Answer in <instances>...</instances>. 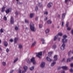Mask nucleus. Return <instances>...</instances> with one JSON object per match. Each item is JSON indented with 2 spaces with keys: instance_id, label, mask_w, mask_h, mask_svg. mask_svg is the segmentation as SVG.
Segmentation results:
<instances>
[{
  "instance_id": "nucleus-8",
  "label": "nucleus",
  "mask_w": 73,
  "mask_h": 73,
  "mask_svg": "<svg viewBox=\"0 0 73 73\" xmlns=\"http://www.w3.org/2000/svg\"><path fill=\"white\" fill-rule=\"evenodd\" d=\"M57 60V55H55L54 57V60H53V62H54Z\"/></svg>"
},
{
  "instance_id": "nucleus-21",
  "label": "nucleus",
  "mask_w": 73,
  "mask_h": 73,
  "mask_svg": "<svg viewBox=\"0 0 73 73\" xmlns=\"http://www.w3.org/2000/svg\"><path fill=\"white\" fill-rule=\"evenodd\" d=\"M4 44L5 46H7V45H8V43L6 41H4Z\"/></svg>"
},
{
  "instance_id": "nucleus-7",
  "label": "nucleus",
  "mask_w": 73,
  "mask_h": 73,
  "mask_svg": "<svg viewBox=\"0 0 73 73\" xmlns=\"http://www.w3.org/2000/svg\"><path fill=\"white\" fill-rule=\"evenodd\" d=\"M68 41V40L66 38L63 39L62 40V42H63V44H65V43H66Z\"/></svg>"
},
{
  "instance_id": "nucleus-48",
  "label": "nucleus",
  "mask_w": 73,
  "mask_h": 73,
  "mask_svg": "<svg viewBox=\"0 0 73 73\" xmlns=\"http://www.w3.org/2000/svg\"><path fill=\"white\" fill-rule=\"evenodd\" d=\"M70 66L71 68L73 67V63H71L70 64Z\"/></svg>"
},
{
  "instance_id": "nucleus-20",
  "label": "nucleus",
  "mask_w": 73,
  "mask_h": 73,
  "mask_svg": "<svg viewBox=\"0 0 73 73\" xmlns=\"http://www.w3.org/2000/svg\"><path fill=\"white\" fill-rule=\"evenodd\" d=\"M5 12L7 14H8V13L9 12V9H8L5 11Z\"/></svg>"
},
{
  "instance_id": "nucleus-15",
  "label": "nucleus",
  "mask_w": 73,
  "mask_h": 73,
  "mask_svg": "<svg viewBox=\"0 0 73 73\" xmlns=\"http://www.w3.org/2000/svg\"><path fill=\"white\" fill-rule=\"evenodd\" d=\"M57 37H58V35H56L54 38V41H56Z\"/></svg>"
},
{
  "instance_id": "nucleus-50",
  "label": "nucleus",
  "mask_w": 73,
  "mask_h": 73,
  "mask_svg": "<svg viewBox=\"0 0 73 73\" xmlns=\"http://www.w3.org/2000/svg\"><path fill=\"white\" fill-rule=\"evenodd\" d=\"M44 15H48V12H47V11H46L44 12Z\"/></svg>"
},
{
  "instance_id": "nucleus-51",
  "label": "nucleus",
  "mask_w": 73,
  "mask_h": 73,
  "mask_svg": "<svg viewBox=\"0 0 73 73\" xmlns=\"http://www.w3.org/2000/svg\"><path fill=\"white\" fill-rule=\"evenodd\" d=\"M28 63H29V64H30V62H31V61H30V60H28L27 61Z\"/></svg>"
},
{
  "instance_id": "nucleus-24",
  "label": "nucleus",
  "mask_w": 73,
  "mask_h": 73,
  "mask_svg": "<svg viewBox=\"0 0 73 73\" xmlns=\"http://www.w3.org/2000/svg\"><path fill=\"white\" fill-rule=\"evenodd\" d=\"M24 69L26 71L27 70V69H28V67L27 66H25L24 67Z\"/></svg>"
},
{
  "instance_id": "nucleus-14",
  "label": "nucleus",
  "mask_w": 73,
  "mask_h": 73,
  "mask_svg": "<svg viewBox=\"0 0 73 73\" xmlns=\"http://www.w3.org/2000/svg\"><path fill=\"white\" fill-rule=\"evenodd\" d=\"M46 60L48 61H52V60L50 58H49L48 57H47L46 58Z\"/></svg>"
},
{
  "instance_id": "nucleus-63",
  "label": "nucleus",
  "mask_w": 73,
  "mask_h": 73,
  "mask_svg": "<svg viewBox=\"0 0 73 73\" xmlns=\"http://www.w3.org/2000/svg\"><path fill=\"white\" fill-rule=\"evenodd\" d=\"M25 29H26V30H28V28L26 27Z\"/></svg>"
},
{
  "instance_id": "nucleus-1",
  "label": "nucleus",
  "mask_w": 73,
  "mask_h": 73,
  "mask_svg": "<svg viewBox=\"0 0 73 73\" xmlns=\"http://www.w3.org/2000/svg\"><path fill=\"white\" fill-rule=\"evenodd\" d=\"M30 28L31 31L32 32H35L36 31L35 28V27L34 26V24L33 23H31L30 24Z\"/></svg>"
},
{
  "instance_id": "nucleus-38",
  "label": "nucleus",
  "mask_w": 73,
  "mask_h": 73,
  "mask_svg": "<svg viewBox=\"0 0 73 73\" xmlns=\"http://www.w3.org/2000/svg\"><path fill=\"white\" fill-rule=\"evenodd\" d=\"M3 29H1L0 30V32L1 33H3L4 32V31H3Z\"/></svg>"
},
{
  "instance_id": "nucleus-45",
  "label": "nucleus",
  "mask_w": 73,
  "mask_h": 73,
  "mask_svg": "<svg viewBox=\"0 0 73 73\" xmlns=\"http://www.w3.org/2000/svg\"><path fill=\"white\" fill-rule=\"evenodd\" d=\"M3 19L4 20L6 21L7 20V17H5V16H4V17H3Z\"/></svg>"
},
{
  "instance_id": "nucleus-37",
  "label": "nucleus",
  "mask_w": 73,
  "mask_h": 73,
  "mask_svg": "<svg viewBox=\"0 0 73 73\" xmlns=\"http://www.w3.org/2000/svg\"><path fill=\"white\" fill-rule=\"evenodd\" d=\"M38 5L40 7H41V6L42 5V4L41 3H38Z\"/></svg>"
},
{
  "instance_id": "nucleus-43",
  "label": "nucleus",
  "mask_w": 73,
  "mask_h": 73,
  "mask_svg": "<svg viewBox=\"0 0 73 73\" xmlns=\"http://www.w3.org/2000/svg\"><path fill=\"white\" fill-rule=\"evenodd\" d=\"M61 73H65V71L64 70H63L61 71Z\"/></svg>"
},
{
  "instance_id": "nucleus-27",
  "label": "nucleus",
  "mask_w": 73,
  "mask_h": 73,
  "mask_svg": "<svg viewBox=\"0 0 73 73\" xmlns=\"http://www.w3.org/2000/svg\"><path fill=\"white\" fill-rule=\"evenodd\" d=\"M52 56V52H49L48 53V56L50 57Z\"/></svg>"
},
{
  "instance_id": "nucleus-12",
  "label": "nucleus",
  "mask_w": 73,
  "mask_h": 73,
  "mask_svg": "<svg viewBox=\"0 0 73 73\" xmlns=\"http://www.w3.org/2000/svg\"><path fill=\"white\" fill-rule=\"evenodd\" d=\"M62 68L63 70H67V69H68V67L66 66H63L62 67Z\"/></svg>"
},
{
  "instance_id": "nucleus-53",
  "label": "nucleus",
  "mask_w": 73,
  "mask_h": 73,
  "mask_svg": "<svg viewBox=\"0 0 73 73\" xmlns=\"http://www.w3.org/2000/svg\"><path fill=\"white\" fill-rule=\"evenodd\" d=\"M68 0H65V3H66H66H68Z\"/></svg>"
},
{
  "instance_id": "nucleus-42",
  "label": "nucleus",
  "mask_w": 73,
  "mask_h": 73,
  "mask_svg": "<svg viewBox=\"0 0 73 73\" xmlns=\"http://www.w3.org/2000/svg\"><path fill=\"white\" fill-rule=\"evenodd\" d=\"M3 66H5V65H6V63L5 62H3Z\"/></svg>"
},
{
  "instance_id": "nucleus-2",
  "label": "nucleus",
  "mask_w": 73,
  "mask_h": 73,
  "mask_svg": "<svg viewBox=\"0 0 73 73\" xmlns=\"http://www.w3.org/2000/svg\"><path fill=\"white\" fill-rule=\"evenodd\" d=\"M36 56L38 57H39V58H40L41 56H42V52H39L38 53H36Z\"/></svg>"
},
{
  "instance_id": "nucleus-4",
  "label": "nucleus",
  "mask_w": 73,
  "mask_h": 73,
  "mask_svg": "<svg viewBox=\"0 0 73 73\" xmlns=\"http://www.w3.org/2000/svg\"><path fill=\"white\" fill-rule=\"evenodd\" d=\"M69 22H67V23L66 24V27L67 28H68L67 29V30H68V31H70V29H71V28L70 27H69Z\"/></svg>"
},
{
  "instance_id": "nucleus-10",
  "label": "nucleus",
  "mask_w": 73,
  "mask_h": 73,
  "mask_svg": "<svg viewBox=\"0 0 73 73\" xmlns=\"http://www.w3.org/2000/svg\"><path fill=\"white\" fill-rule=\"evenodd\" d=\"M65 14H66V13H63L62 14V19H63H63H65Z\"/></svg>"
},
{
  "instance_id": "nucleus-33",
  "label": "nucleus",
  "mask_w": 73,
  "mask_h": 73,
  "mask_svg": "<svg viewBox=\"0 0 73 73\" xmlns=\"http://www.w3.org/2000/svg\"><path fill=\"white\" fill-rule=\"evenodd\" d=\"M22 47H23V46L22 45H21V44L19 45V48L20 49H21V48H22Z\"/></svg>"
},
{
  "instance_id": "nucleus-22",
  "label": "nucleus",
  "mask_w": 73,
  "mask_h": 73,
  "mask_svg": "<svg viewBox=\"0 0 73 73\" xmlns=\"http://www.w3.org/2000/svg\"><path fill=\"white\" fill-rule=\"evenodd\" d=\"M49 32V29H47L45 31L46 33H48Z\"/></svg>"
},
{
  "instance_id": "nucleus-31",
  "label": "nucleus",
  "mask_w": 73,
  "mask_h": 73,
  "mask_svg": "<svg viewBox=\"0 0 73 73\" xmlns=\"http://www.w3.org/2000/svg\"><path fill=\"white\" fill-rule=\"evenodd\" d=\"M30 16L31 18H33V14L31 13L30 15Z\"/></svg>"
},
{
  "instance_id": "nucleus-9",
  "label": "nucleus",
  "mask_w": 73,
  "mask_h": 73,
  "mask_svg": "<svg viewBox=\"0 0 73 73\" xmlns=\"http://www.w3.org/2000/svg\"><path fill=\"white\" fill-rule=\"evenodd\" d=\"M40 67L41 68H44L45 67V62H42L41 64H40Z\"/></svg>"
},
{
  "instance_id": "nucleus-19",
  "label": "nucleus",
  "mask_w": 73,
  "mask_h": 73,
  "mask_svg": "<svg viewBox=\"0 0 73 73\" xmlns=\"http://www.w3.org/2000/svg\"><path fill=\"white\" fill-rule=\"evenodd\" d=\"M25 72V71H23L22 73H21V70H19L18 72L19 73H24Z\"/></svg>"
},
{
  "instance_id": "nucleus-36",
  "label": "nucleus",
  "mask_w": 73,
  "mask_h": 73,
  "mask_svg": "<svg viewBox=\"0 0 73 73\" xmlns=\"http://www.w3.org/2000/svg\"><path fill=\"white\" fill-rule=\"evenodd\" d=\"M38 7H37V6H36V7H35V10L36 11V12H37V11H38Z\"/></svg>"
},
{
  "instance_id": "nucleus-58",
  "label": "nucleus",
  "mask_w": 73,
  "mask_h": 73,
  "mask_svg": "<svg viewBox=\"0 0 73 73\" xmlns=\"http://www.w3.org/2000/svg\"><path fill=\"white\" fill-rule=\"evenodd\" d=\"M13 70H12L11 71H10V73H13Z\"/></svg>"
},
{
  "instance_id": "nucleus-62",
  "label": "nucleus",
  "mask_w": 73,
  "mask_h": 73,
  "mask_svg": "<svg viewBox=\"0 0 73 73\" xmlns=\"http://www.w3.org/2000/svg\"><path fill=\"white\" fill-rule=\"evenodd\" d=\"M58 41H60V38H58Z\"/></svg>"
},
{
  "instance_id": "nucleus-11",
  "label": "nucleus",
  "mask_w": 73,
  "mask_h": 73,
  "mask_svg": "<svg viewBox=\"0 0 73 73\" xmlns=\"http://www.w3.org/2000/svg\"><path fill=\"white\" fill-rule=\"evenodd\" d=\"M52 5H53V3H49L48 5V8H50V7H52Z\"/></svg>"
},
{
  "instance_id": "nucleus-41",
  "label": "nucleus",
  "mask_w": 73,
  "mask_h": 73,
  "mask_svg": "<svg viewBox=\"0 0 73 73\" xmlns=\"http://www.w3.org/2000/svg\"><path fill=\"white\" fill-rule=\"evenodd\" d=\"M63 39L66 38L67 37V36L66 35H64L63 37Z\"/></svg>"
},
{
  "instance_id": "nucleus-16",
  "label": "nucleus",
  "mask_w": 73,
  "mask_h": 73,
  "mask_svg": "<svg viewBox=\"0 0 73 73\" xmlns=\"http://www.w3.org/2000/svg\"><path fill=\"white\" fill-rule=\"evenodd\" d=\"M71 60H72V58H68L67 59V62H70V61H71Z\"/></svg>"
},
{
  "instance_id": "nucleus-55",
  "label": "nucleus",
  "mask_w": 73,
  "mask_h": 73,
  "mask_svg": "<svg viewBox=\"0 0 73 73\" xmlns=\"http://www.w3.org/2000/svg\"><path fill=\"white\" fill-rule=\"evenodd\" d=\"M48 20V17H46L44 18V20Z\"/></svg>"
},
{
  "instance_id": "nucleus-30",
  "label": "nucleus",
  "mask_w": 73,
  "mask_h": 73,
  "mask_svg": "<svg viewBox=\"0 0 73 73\" xmlns=\"http://www.w3.org/2000/svg\"><path fill=\"white\" fill-rule=\"evenodd\" d=\"M18 60V58H17L15 59V60L14 61V63L15 64V63L17 62V61Z\"/></svg>"
},
{
  "instance_id": "nucleus-64",
  "label": "nucleus",
  "mask_w": 73,
  "mask_h": 73,
  "mask_svg": "<svg viewBox=\"0 0 73 73\" xmlns=\"http://www.w3.org/2000/svg\"><path fill=\"white\" fill-rule=\"evenodd\" d=\"M71 53H72V54H73V50L72 51Z\"/></svg>"
},
{
  "instance_id": "nucleus-18",
  "label": "nucleus",
  "mask_w": 73,
  "mask_h": 73,
  "mask_svg": "<svg viewBox=\"0 0 73 73\" xmlns=\"http://www.w3.org/2000/svg\"><path fill=\"white\" fill-rule=\"evenodd\" d=\"M36 44V41H35L33 43L32 46H31V47H33V46H34L35 45V44Z\"/></svg>"
},
{
  "instance_id": "nucleus-3",
  "label": "nucleus",
  "mask_w": 73,
  "mask_h": 73,
  "mask_svg": "<svg viewBox=\"0 0 73 73\" xmlns=\"http://www.w3.org/2000/svg\"><path fill=\"white\" fill-rule=\"evenodd\" d=\"M31 62L33 63V64L34 65H35L36 63V61L35 60V58L33 57L31 60Z\"/></svg>"
},
{
  "instance_id": "nucleus-44",
  "label": "nucleus",
  "mask_w": 73,
  "mask_h": 73,
  "mask_svg": "<svg viewBox=\"0 0 73 73\" xmlns=\"http://www.w3.org/2000/svg\"><path fill=\"white\" fill-rule=\"evenodd\" d=\"M38 17H36L35 18V19L36 21H37L38 20Z\"/></svg>"
},
{
  "instance_id": "nucleus-34",
  "label": "nucleus",
  "mask_w": 73,
  "mask_h": 73,
  "mask_svg": "<svg viewBox=\"0 0 73 73\" xmlns=\"http://www.w3.org/2000/svg\"><path fill=\"white\" fill-rule=\"evenodd\" d=\"M25 22L26 23H29V21H28V20L27 19H25Z\"/></svg>"
},
{
  "instance_id": "nucleus-13",
  "label": "nucleus",
  "mask_w": 73,
  "mask_h": 73,
  "mask_svg": "<svg viewBox=\"0 0 73 73\" xmlns=\"http://www.w3.org/2000/svg\"><path fill=\"white\" fill-rule=\"evenodd\" d=\"M5 7H3L1 9V12H4V11H5Z\"/></svg>"
},
{
  "instance_id": "nucleus-61",
  "label": "nucleus",
  "mask_w": 73,
  "mask_h": 73,
  "mask_svg": "<svg viewBox=\"0 0 73 73\" xmlns=\"http://www.w3.org/2000/svg\"><path fill=\"white\" fill-rule=\"evenodd\" d=\"M62 61H65V58H64L62 60Z\"/></svg>"
},
{
  "instance_id": "nucleus-59",
  "label": "nucleus",
  "mask_w": 73,
  "mask_h": 73,
  "mask_svg": "<svg viewBox=\"0 0 73 73\" xmlns=\"http://www.w3.org/2000/svg\"><path fill=\"white\" fill-rule=\"evenodd\" d=\"M0 50H1V51H2V50H3V49L0 47Z\"/></svg>"
},
{
  "instance_id": "nucleus-6",
  "label": "nucleus",
  "mask_w": 73,
  "mask_h": 73,
  "mask_svg": "<svg viewBox=\"0 0 73 73\" xmlns=\"http://www.w3.org/2000/svg\"><path fill=\"white\" fill-rule=\"evenodd\" d=\"M65 44H62L61 47H60V49L61 50H64L65 49Z\"/></svg>"
},
{
  "instance_id": "nucleus-56",
  "label": "nucleus",
  "mask_w": 73,
  "mask_h": 73,
  "mask_svg": "<svg viewBox=\"0 0 73 73\" xmlns=\"http://www.w3.org/2000/svg\"><path fill=\"white\" fill-rule=\"evenodd\" d=\"M6 50L7 52H9V49H8V48H7Z\"/></svg>"
},
{
  "instance_id": "nucleus-35",
  "label": "nucleus",
  "mask_w": 73,
  "mask_h": 73,
  "mask_svg": "<svg viewBox=\"0 0 73 73\" xmlns=\"http://www.w3.org/2000/svg\"><path fill=\"white\" fill-rule=\"evenodd\" d=\"M53 48H54V49H56V44L52 46Z\"/></svg>"
},
{
  "instance_id": "nucleus-23",
  "label": "nucleus",
  "mask_w": 73,
  "mask_h": 73,
  "mask_svg": "<svg viewBox=\"0 0 73 73\" xmlns=\"http://www.w3.org/2000/svg\"><path fill=\"white\" fill-rule=\"evenodd\" d=\"M18 38H15L14 39L15 43H17V40Z\"/></svg>"
},
{
  "instance_id": "nucleus-54",
  "label": "nucleus",
  "mask_w": 73,
  "mask_h": 73,
  "mask_svg": "<svg viewBox=\"0 0 73 73\" xmlns=\"http://www.w3.org/2000/svg\"><path fill=\"white\" fill-rule=\"evenodd\" d=\"M18 13H19V12H18V11H16L15 13V14L16 15H18Z\"/></svg>"
},
{
  "instance_id": "nucleus-26",
  "label": "nucleus",
  "mask_w": 73,
  "mask_h": 73,
  "mask_svg": "<svg viewBox=\"0 0 73 73\" xmlns=\"http://www.w3.org/2000/svg\"><path fill=\"white\" fill-rule=\"evenodd\" d=\"M47 23L48 24H52V21L50 20H48L47 21Z\"/></svg>"
},
{
  "instance_id": "nucleus-29",
  "label": "nucleus",
  "mask_w": 73,
  "mask_h": 73,
  "mask_svg": "<svg viewBox=\"0 0 73 73\" xmlns=\"http://www.w3.org/2000/svg\"><path fill=\"white\" fill-rule=\"evenodd\" d=\"M34 66H32V67L30 68V70H33L34 69Z\"/></svg>"
},
{
  "instance_id": "nucleus-5",
  "label": "nucleus",
  "mask_w": 73,
  "mask_h": 73,
  "mask_svg": "<svg viewBox=\"0 0 73 73\" xmlns=\"http://www.w3.org/2000/svg\"><path fill=\"white\" fill-rule=\"evenodd\" d=\"M10 23L11 24H13L14 23V20L13 17H11L10 19Z\"/></svg>"
},
{
  "instance_id": "nucleus-17",
  "label": "nucleus",
  "mask_w": 73,
  "mask_h": 73,
  "mask_svg": "<svg viewBox=\"0 0 73 73\" xmlns=\"http://www.w3.org/2000/svg\"><path fill=\"white\" fill-rule=\"evenodd\" d=\"M56 62H53L51 64V66H53L54 65V64H56Z\"/></svg>"
},
{
  "instance_id": "nucleus-60",
  "label": "nucleus",
  "mask_w": 73,
  "mask_h": 73,
  "mask_svg": "<svg viewBox=\"0 0 73 73\" xmlns=\"http://www.w3.org/2000/svg\"><path fill=\"white\" fill-rule=\"evenodd\" d=\"M71 33L72 34V35H73V30H72L71 31Z\"/></svg>"
},
{
  "instance_id": "nucleus-49",
  "label": "nucleus",
  "mask_w": 73,
  "mask_h": 73,
  "mask_svg": "<svg viewBox=\"0 0 73 73\" xmlns=\"http://www.w3.org/2000/svg\"><path fill=\"white\" fill-rule=\"evenodd\" d=\"M41 41H42V42H44V41H45V40L44 39H43V38H42L41 39Z\"/></svg>"
},
{
  "instance_id": "nucleus-25",
  "label": "nucleus",
  "mask_w": 73,
  "mask_h": 73,
  "mask_svg": "<svg viewBox=\"0 0 73 73\" xmlns=\"http://www.w3.org/2000/svg\"><path fill=\"white\" fill-rule=\"evenodd\" d=\"M62 33H58V35H58V37L59 36H62Z\"/></svg>"
},
{
  "instance_id": "nucleus-28",
  "label": "nucleus",
  "mask_w": 73,
  "mask_h": 73,
  "mask_svg": "<svg viewBox=\"0 0 73 73\" xmlns=\"http://www.w3.org/2000/svg\"><path fill=\"white\" fill-rule=\"evenodd\" d=\"M70 72L71 73H73V69L72 68H71L70 69Z\"/></svg>"
},
{
  "instance_id": "nucleus-47",
  "label": "nucleus",
  "mask_w": 73,
  "mask_h": 73,
  "mask_svg": "<svg viewBox=\"0 0 73 73\" xmlns=\"http://www.w3.org/2000/svg\"><path fill=\"white\" fill-rule=\"evenodd\" d=\"M42 25H39V27L40 28H42Z\"/></svg>"
},
{
  "instance_id": "nucleus-39",
  "label": "nucleus",
  "mask_w": 73,
  "mask_h": 73,
  "mask_svg": "<svg viewBox=\"0 0 73 73\" xmlns=\"http://www.w3.org/2000/svg\"><path fill=\"white\" fill-rule=\"evenodd\" d=\"M64 23L62 21V25H61V26L62 27H64Z\"/></svg>"
},
{
  "instance_id": "nucleus-52",
  "label": "nucleus",
  "mask_w": 73,
  "mask_h": 73,
  "mask_svg": "<svg viewBox=\"0 0 73 73\" xmlns=\"http://www.w3.org/2000/svg\"><path fill=\"white\" fill-rule=\"evenodd\" d=\"M10 42H13V39H11L10 40Z\"/></svg>"
},
{
  "instance_id": "nucleus-32",
  "label": "nucleus",
  "mask_w": 73,
  "mask_h": 73,
  "mask_svg": "<svg viewBox=\"0 0 73 73\" xmlns=\"http://www.w3.org/2000/svg\"><path fill=\"white\" fill-rule=\"evenodd\" d=\"M15 29L16 31H18L19 30V27L17 26H16L15 27Z\"/></svg>"
},
{
  "instance_id": "nucleus-57",
  "label": "nucleus",
  "mask_w": 73,
  "mask_h": 73,
  "mask_svg": "<svg viewBox=\"0 0 73 73\" xmlns=\"http://www.w3.org/2000/svg\"><path fill=\"white\" fill-rule=\"evenodd\" d=\"M12 10V8H10L9 9V12H11Z\"/></svg>"
},
{
  "instance_id": "nucleus-40",
  "label": "nucleus",
  "mask_w": 73,
  "mask_h": 73,
  "mask_svg": "<svg viewBox=\"0 0 73 73\" xmlns=\"http://www.w3.org/2000/svg\"><path fill=\"white\" fill-rule=\"evenodd\" d=\"M16 1H17V3L18 4H21V3H20V2H19L18 1L19 0H16Z\"/></svg>"
},
{
  "instance_id": "nucleus-46",
  "label": "nucleus",
  "mask_w": 73,
  "mask_h": 73,
  "mask_svg": "<svg viewBox=\"0 0 73 73\" xmlns=\"http://www.w3.org/2000/svg\"><path fill=\"white\" fill-rule=\"evenodd\" d=\"M71 53V50H70L68 53V55L69 56L70 54V53Z\"/></svg>"
}]
</instances>
